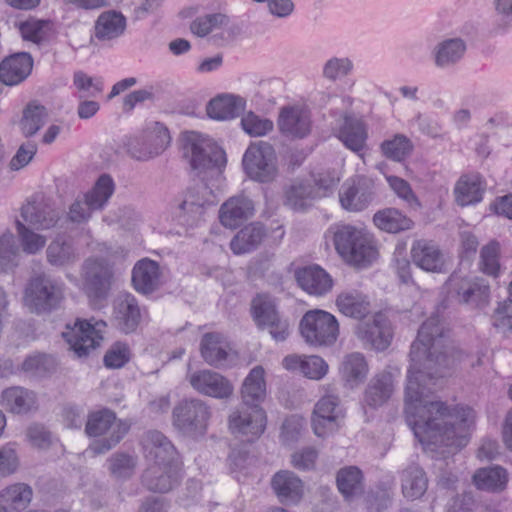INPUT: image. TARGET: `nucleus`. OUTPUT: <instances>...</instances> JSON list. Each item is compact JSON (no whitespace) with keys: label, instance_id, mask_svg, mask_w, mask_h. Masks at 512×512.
Listing matches in <instances>:
<instances>
[{"label":"nucleus","instance_id":"obj_28","mask_svg":"<svg viewBox=\"0 0 512 512\" xmlns=\"http://www.w3.org/2000/svg\"><path fill=\"white\" fill-rule=\"evenodd\" d=\"M335 303L340 313L354 319H363L371 311L369 297L361 290L355 288L345 289L340 292L336 297Z\"/></svg>","mask_w":512,"mask_h":512},{"label":"nucleus","instance_id":"obj_11","mask_svg":"<svg viewBox=\"0 0 512 512\" xmlns=\"http://www.w3.org/2000/svg\"><path fill=\"white\" fill-rule=\"evenodd\" d=\"M449 291L458 303L474 309H484L490 303L489 283L481 277H462L453 273L447 282Z\"/></svg>","mask_w":512,"mask_h":512},{"label":"nucleus","instance_id":"obj_6","mask_svg":"<svg viewBox=\"0 0 512 512\" xmlns=\"http://www.w3.org/2000/svg\"><path fill=\"white\" fill-rule=\"evenodd\" d=\"M182 142L184 155L189 158L194 170H210L219 174L225 167V152L209 137L190 131L183 133Z\"/></svg>","mask_w":512,"mask_h":512},{"label":"nucleus","instance_id":"obj_44","mask_svg":"<svg viewBox=\"0 0 512 512\" xmlns=\"http://www.w3.org/2000/svg\"><path fill=\"white\" fill-rule=\"evenodd\" d=\"M402 493L406 498L418 499L427 490L428 480L425 472L419 466H409L401 475Z\"/></svg>","mask_w":512,"mask_h":512},{"label":"nucleus","instance_id":"obj_30","mask_svg":"<svg viewBox=\"0 0 512 512\" xmlns=\"http://www.w3.org/2000/svg\"><path fill=\"white\" fill-rule=\"evenodd\" d=\"M33 68V59L29 53H16L0 64V80L6 85H16L26 79Z\"/></svg>","mask_w":512,"mask_h":512},{"label":"nucleus","instance_id":"obj_59","mask_svg":"<svg viewBox=\"0 0 512 512\" xmlns=\"http://www.w3.org/2000/svg\"><path fill=\"white\" fill-rule=\"evenodd\" d=\"M19 29L24 40L39 44L48 38L51 24L49 21L29 19L21 23Z\"/></svg>","mask_w":512,"mask_h":512},{"label":"nucleus","instance_id":"obj_26","mask_svg":"<svg viewBox=\"0 0 512 512\" xmlns=\"http://www.w3.org/2000/svg\"><path fill=\"white\" fill-rule=\"evenodd\" d=\"M212 203V190L204 183H199L187 190L179 209L182 216L187 217V221L194 222L201 218L205 206Z\"/></svg>","mask_w":512,"mask_h":512},{"label":"nucleus","instance_id":"obj_36","mask_svg":"<svg viewBox=\"0 0 512 512\" xmlns=\"http://www.w3.org/2000/svg\"><path fill=\"white\" fill-rule=\"evenodd\" d=\"M1 403L14 414H26L37 408V396L29 389L14 386L2 392Z\"/></svg>","mask_w":512,"mask_h":512},{"label":"nucleus","instance_id":"obj_63","mask_svg":"<svg viewBox=\"0 0 512 512\" xmlns=\"http://www.w3.org/2000/svg\"><path fill=\"white\" fill-rule=\"evenodd\" d=\"M340 174L335 169L324 170L314 175V183L316 189L314 193L316 197L326 196L331 192L339 183Z\"/></svg>","mask_w":512,"mask_h":512},{"label":"nucleus","instance_id":"obj_19","mask_svg":"<svg viewBox=\"0 0 512 512\" xmlns=\"http://www.w3.org/2000/svg\"><path fill=\"white\" fill-rule=\"evenodd\" d=\"M187 379L195 391L205 396L227 399L234 391L232 383L213 370L203 369L189 373Z\"/></svg>","mask_w":512,"mask_h":512},{"label":"nucleus","instance_id":"obj_17","mask_svg":"<svg viewBox=\"0 0 512 512\" xmlns=\"http://www.w3.org/2000/svg\"><path fill=\"white\" fill-rule=\"evenodd\" d=\"M372 178L357 175L343 183L339 191V202L347 211L358 212L369 206L375 196Z\"/></svg>","mask_w":512,"mask_h":512},{"label":"nucleus","instance_id":"obj_13","mask_svg":"<svg viewBox=\"0 0 512 512\" xmlns=\"http://www.w3.org/2000/svg\"><path fill=\"white\" fill-rule=\"evenodd\" d=\"M114 192L113 179L101 175L91 191L83 196V200H75L69 208L68 218L74 223H82L90 219L92 212L102 209Z\"/></svg>","mask_w":512,"mask_h":512},{"label":"nucleus","instance_id":"obj_20","mask_svg":"<svg viewBox=\"0 0 512 512\" xmlns=\"http://www.w3.org/2000/svg\"><path fill=\"white\" fill-rule=\"evenodd\" d=\"M143 317L144 311L132 294L123 293L114 300L113 321L115 326L123 333L135 332Z\"/></svg>","mask_w":512,"mask_h":512},{"label":"nucleus","instance_id":"obj_3","mask_svg":"<svg viewBox=\"0 0 512 512\" xmlns=\"http://www.w3.org/2000/svg\"><path fill=\"white\" fill-rule=\"evenodd\" d=\"M148 467L142 474V484L152 492L167 493L183 478V463L177 450H147Z\"/></svg>","mask_w":512,"mask_h":512},{"label":"nucleus","instance_id":"obj_39","mask_svg":"<svg viewBox=\"0 0 512 512\" xmlns=\"http://www.w3.org/2000/svg\"><path fill=\"white\" fill-rule=\"evenodd\" d=\"M466 42L459 37L439 42L434 50V63L439 68H447L457 64L465 55Z\"/></svg>","mask_w":512,"mask_h":512},{"label":"nucleus","instance_id":"obj_58","mask_svg":"<svg viewBox=\"0 0 512 512\" xmlns=\"http://www.w3.org/2000/svg\"><path fill=\"white\" fill-rule=\"evenodd\" d=\"M387 182L394 193L407 204L410 210H421L422 204L406 180L398 176H388Z\"/></svg>","mask_w":512,"mask_h":512},{"label":"nucleus","instance_id":"obj_55","mask_svg":"<svg viewBox=\"0 0 512 512\" xmlns=\"http://www.w3.org/2000/svg\"><path fill=\"white\" fill-rule=\"evenodd\" d=\"M46 108L42 105L30 104L24 110L21 120V129L26 137L34 135L45 124L47 119Z\"/></svg>","mask_w":512,"mask_h":512},{"label":"nucleus","instance_id":"obj_41","mask_svg":"<svg viewBox=\"0 0 512 512\" xmlns=\"http://www.w3.org/2000/svg\"><path fill=\"white\" fill-rule=\"evenodd\" d=\"M473 483L479 490L499 493L507 486L508 473L498 465L483 467L474 473Z\"/></svg>","mask_w":512,"mask_h":512},{"label":"nucleus","instance_id":"obj_2","mask_svg":"<svg viewBox=\"0 0 512 512\" xmlns=\"http://www.w3.org/2000/svg\"><path fill=\"white\" fill-rule=\"evenodd\" d=\"M241 406L229 416V429L237 437H245L246 442L258 439L266 428V413L261 403L266 397L264 369L254 367L244 379L240 390Z\"/></svg>","mask_w":512,"mask_h":512},{"label":"nucleus","instance_id":"obj_29","mask_svg":"<svg viewBox=\"0 0 512 512\" xmlns=\"http://www.w3.org/2000/svg\"><path fill=\"white\" fill-rule=\"evenodd\" d=\"M23 220L35 229L45 230L54 227L59 219V212L42 201H29L21 208Z\"/></svg>","mask_w":512,"mask_h":512},{"label":"nucleus","instance_id":"obj_16","mask_svg":"<svg viewBox=\"0 0 512 512\" xmlns=\"http://www.w3.org/2000/svg\"><path fill=\"white\" fill-rule=\"evenodd\" d=\"M129 429L130 425L126 421L117 420L115 412L108 408L89 413L85 425V432L90 437L109 433L108 446L118 444Z\"/></svg>","mask_w":512,"mask_h":512},{"label":"nucleus","instance_id":"obj_23","mask_svg":"<svg viewBox=\"0 0 512 512\" xmlns=\"http://www.w3.org/2000/svg\"><path fill=\"white\" fill-rule=\"evenodd\" d=\"M395 391L393 374L383 370L376 373L368 382L363 402L366 406L376 409L385 405L392 397Z\"/></svg>","mask_w":512,"mask_h":512},{"label":"nucleus","instance_id":"obj_46","mask_svg":"<svg viewBox=\"0 0 512 512\" xmlns=\"http://www.w3.org/2000/svg\"><path fill=\"white\" fill-rule=\"evenodd\" d=\"M21 260V250L15 235L6 230L0 234V270L10 272L17 268Z\"/></svg>","mask_w":512,"mask_h":512},{"label":"nucleus","instance_id":"obj_43","mask_svg":"<svg viewBox=\"0 0 512 512\" xmlns=\"http://www.w3.org/2000/svg\"><path fill=\"white\" fill-rule=\"evenodd\" d=\"M126 27L125 17L115 11L103 12L95 24V37L101 41L115 39L123 34Z\"/></svg>","mask_w":512,"mask_h":512},{"label":"nucleus","instance_id":"obj_52","mask_svg":"<svg viewBox=\"0 0 512 512\" xmlns=\"http://www.w3.org/2000/svg\"><path fill=\"white\" fill-rule=\"evenodd\" d=\"M16 231L20 241V250L24 253L36 255L45 247L46 237L34 232L19 220L16 221Z\"/></svg>","mask_w":512,"mask_h":512},{"label":"nucleus","instance_id":"obj_37","mask_svg":"<svg viewBox=\"0 0 512 512\" xmlns=\"http://www.w3.org/2000/svg\"><path fill=\"white\" fill-rule=\"evenodd\" d=\"M231 347L219 333H206L201 340V355L211 366L220 367L227 360Z\"/></svg>","mask_w":512,"mask_h":512},{"label":"nucleus","instance_id":"obj_56","mask_svg":"<svg viewBox=\"0 0 512 512\" xmlns=\"http://www.w3.org/2000/svg\"><path fill=\"white\" fill-rule=\"evenodd\" d=\"M499 256L500 243L491 240L481 248L479 269L489 276L496 277L500 269Z\"/></svg>","mask_w":512,"mask_h":512},{"label":"nucleus","instance_id":"obj_32","mask_svg":"<svg viewBox=\"0 0 512 512\" xmlns=\"http://www.w3.org/2000/svg\"><path fill=\"white\" fill-rule=\"evenodd\" d=\"M271 486L281 503H297L302 498L303 482L291 471H278L271 479Z\"/></svg>","mask_w":512,"mask_h":512},{"label":"nucleus","instance_id":"obj_18","mask_svg":"<svg viewBox=\"0 0 512 512\" xmlns=\"http://www.w3.org/2000/svg\"><path fill=\"white\" fill-rule=\"evenodd\" d=\"M356 336L364 347L384 351L391 344L393 330L388 318L382 313H376L371 319L357 325Z\"/></svg>","mask_w":512,"mask_h":512},{"label":"nucleus","instance_id":"obj_27","mask_svg":"<svg viewBox=\"0 0 512 512\" xmlns=\"http://www.w3.org/2000/svg\"><path fill=\"white\" fill-rule=\"evenodd\" d=\"M132 283L135 290L148 295L161 285V271L157 262L150 259L138 261L132 270Z\"/></svg>","mask_w":512,"mask_h":512},{"label":"nucleus","instance_id":"obj_38","mask_svg":"<svg viewBox=\"0 0 512 512\" xmlns=\"http://www.w3.org/2000/svg\"><path fill=\"white\" fill-rule=\"evenodd\" d=\"M266 236L260 223H251L239 230L230 242V248L236 255L249 253L257 249Z\"/></svg>","mask_w":512,"mask_h":512},{"label":"nucleus","instance_id":"obj_4","mask_svg":"<svg viewBox=\"0 0 512 512\" xmlns=\"http://www.w3.org/2000/svg\"><path fill=\"white\" fill-rule=\"evenodd\" d=\"M333 242L338 254L350 265L366 267L377 258V250L371 239L354 226H337Z\"/></svg>","mask_w":512,"mask_h":512},{"label":"nucleus","instance_id":"obj_14","mask_svg":"<svg viewBox=\"0 0 512 512\" xmlns=\"http://www.w3.org/2000/svg\"><path fill=\"white\" fill-rule=\"evenodd\" d=\"M168 129L156 122L140 135L130 138L127 143L129 154L140 161H146L160 155L169 145Z\"/></svg>","mask_w":512,"mask_h":512},{"label":"nucleus","instance_id":"obj_54","mask_svg":"<svg viewBox=\"0 0 512 512\" xmlns=\"http://www.w3.org/2000/svg\"><path fill=\"white\" fill-rule=\"evenodd\" d=\"M286 205L293 210H303L308 205V201L316 197L314 188L310 184L297 182L292 184L286 190Z\"/></svg>","mask_w":512,"mask_h":512},{"label":"nucleus","instance_id":"obj_45","mask_svg":"<svg viewBox=\"0 0 512 512\" xmlns=\"http://www.w3.org/2000/svg\"><path fill=\"white\" fill-rule=\"evenodd\" d=\"M366 130L361 120L351 116L344 117V124L339 130L338 138L352 151H360L365 144Z\"/></svg>","mask_w":512,"mask_h":512},{"label":"nucleus","instance_id":"obj_10","mask_svg":"<svg viewBox=\"0 0 512 512\" xmlns=\"http://www.w3.org/2000/svg\"><path fill=\"white\" fill-rule=\"evenodd\" d=\"M345 408L335 394L322 396L314 405L311 426L316 436L326 438L336 432L344 423Z\"/></svg>","mask_w":512,"mask_h":512},{"label":"nucleus","instance_id":"obj_49","mask_svg":"<svg viewBox=\"0 0 512 512\" xmlns=\"http://www.w3.org/2000/svg\"><path fill=\"white\" fill-rule=\"evenodd\" d=\"M340 371L346 382L357 385L366 378L368 364L361 353L354 352L344 357Z\"/></svg>","mask_w":512,"mask_h":512},{"label":"nucleus","instance_id":"obj_15","mask_svg":"<svg viewBox=\"0 0 512 512\" xmlns=\"http://www.w3.org/2000/svg\"><path fill=\"white\" fill-rule=\"evenodd\" d=\"M100 327H105V323L95 322L92 324L90 321L77 319L73 325H66L62 336L75 355L83 357L87 356L91 350L96 349L103 340Z\"/></svg>","mask_w":512,"mask_h":512},{"label":"nucleus","instance_id":"obj_22","mask_svg":"<svg viewBox=\"0 0 512 512\" xmlns=\"http://www.w3.org/2000/svg\"><path fill=\"white\" fill-rule=\"evenodd\" d=\"M295 278L298 285L313 296H323L333 288L330 274L316 264L298 268L295 271Z\"/></svg>","mask_w":512,"mask_h":512},{"label":"nucleus","instance_id":"obj_21","mask_svg":"<svg viewBox=\"0 0 512 512\" xmlns=\"http://www.w3.org/2000/svg\"><path fill=\"white\" fill-rule=\"evenodd\" d=\"M112 273L106 263L97 259H87L83 264L84 290L91 298H103L111 285Z\"/></svg>","mask_w":512,"mask_h":512},{"label":"nucleus","instance_id":"obj_40","mask_svg":"<svg viewBox=\"0 0 512 512\" xmlns=\"http://www.w3.org/2000/svg\"><path fill=\"white\" fill-rule=\"evenodd\" d=\"M47 262L54 267H66L78 260L72 240L64 235L54 238L46 249Z\"/></svg>","mask_w":512,"mask_h":512},{"label":"nucleus","instance_id":"obj_57","mask_svg":"<svg viewBox=\"0 0 512 512\" xmlns=\"http://www.w3.org/2000/svg\"><path fill=\"white\" fill-rule=\"evenodd\" d=\"M57 362L54 357L46 354H32L22 363L23 371L36 376H44L55 371Z\"/></svg>","mask_w":512,"mask_h":512},{"label":"nucleus","instance_id":"obj_8","mask_svg":"<svg viewBox=\"0 0 512 512\" xmlns=\"http://www.w3.org/2000/svg\"><path fill=\"white\" fill-rule=\"evenodd\" d=\"M210 414V408L204 401L185 399L173 409V425L184 436L196 438L205 433Z\"/></svg>","mask_w":512,"mask_h":512},{"label":"nucleus","instance_id":"obj_60","mask_svg":"<svg viewBox=\"0 0 512 512\" xmlns=\"http://www.w3.org/2000/svg\"><path fill=\"white\" fill-rule=\"evenodd\" d=\"M243 130L252 137H261L273 130L274 124L271 120L261 118L253 112H248L241 119Z\"/></svg>","mask_w":512,"mask_h":512},{"label":"nucleus","instance_id":"obj_5","mask_svg":"<svg viewBox=\"0 0 512 512\" xmlns=\"http://www.w3.org/2000/svg\"><path fill=\"white\" fill-rule=\"evenodd\" d=\"M63 299V285L46 273L30 277L23 293L24 306L35 314L50 313Z\"/></svg>","mask_w":512,"mask_h":512},{"label":"nucleus","instance_id":"obj_31","mask_svg":"<svg viewBox=\"0 0 512 512\" xmlns=\"http://www.w3.org/2000/svg\"><path fill=\"white\" fill-rule=\"evenodd\" d=\"M411 257L416 266L428 272H442L444 257L440 249L428 240H417L411 248Z\"/></svg>","mask_w":512,"mask_h":512},{"label":"nucleus","instance_id":"obj_1","mask_svg":"<svg viewBox=\"0 0 512 512\" xmlns=\"http://www.w3.org/2000/svg\"><path fill=\"white\" fill-rule=\"evenodd\" d=\"M464 357L449 338L438 315L429 317L418 330L410 350L405 389L406 422L421 445L465 447L469 443L475 412L468 406L448 407L432 401L426 381L444 374Z\"/></svg>","mask_w":512,"mask_h":512},{"label":"nucleus","instance_id":"obj_33","mask_svg":"<svg viewBox=\"0 0 512 512\" xmlns=\"http://www.w3.org/2000/svg\"><path fill=\"white\" fill-rule=\"evenodd\" d=\"M282 365L286 370L299 371L305 377L319 380L328 372V364L319 356H302L291 354L286 356Z\"/></svg>","mask_w":512,"mask_h":512},{"label":"nucleus","instance_id":"obj_62","mask_svg":"<svg viewBox=\"0 0 512 512\" xmlns=\"http://www.w3.org/2000/svg\"><path fill=\"white\" fill-rule=\"evenodd\" d=\"M491 320L493 327L500 333L512 334V304L508 301L498 303Z\"/></svg>","mask_w":512,"mask_h":512},{"label":"nucleus","instance_id":"obj_61","mask_svg":"<svg viewBox=\"0 0 512 512\" xmlns=\"http://www.w3.org/2000/svg\"><path fill=\"white\" fill-rule=\"evenodd\" d=\"M25 436L31 446L44 448L58 444L57 438L45 426L38 423L28 426Z\"/></svg>","mask_w":512,"mask_h":512},{"label":"nucleus","instance_id":"obj_47","mask_svg":"<svg viewBox=\"0 0 512 512\" xmlns=\"http://www.w3.org/2000/svg\"><path fill=\"white\" fill-rule=\"evenodd\" d=\"M362 480V472L356 466H348L340 469L336 477L337 487L346 499L362 493Z\"/></svg>","mask_w":512,"mask_h":512},{"label":"nucleus","instance_id":"obj_24","mask_svg":"<svg viewBox=\"0 0 512 512\" xmlns=\"http://www.w3.org/2000/svg\"><path fill=\"white\" fill-rule=\"evenodd\" d=\"M254 204L251 199L243 194L227 199L219 209L220 223L230 229L237 228L242 222L252 217Z\"/></svg>","mask_w":512,"mask_h":512},{"label":"nucleus","instance_id":"obj_12","mask_svg":"<svg viewBox=\"0 0 512 512\" xmlns=\"http://www.w3.org/2000/svg\"><path fill=\"white\" fill-rule=\"evenodd\" d=\"M251 312L257 327L267 330L277 342L285 341L290 334V324L283 318L272 298L267 295H257L251 304Z\"/></svg>","mask_w":512,"mask_h":512},{"label":"nucleus","instance_id":"obj_34","mask_svg":"<svg viewBox=\"0 0 512 512\" xmlns=\"http://www.w3.org/2000/svg\"><path fill=\"white\" fill-rule=\"evenodd\" d=\"M32 488L25 483H14L0 490V512H21L30 504Z\"/></svg>","mask_w":512,"mask_h":512},{"label":"nucleus","instance_id":"obj_64","mask_svg":"<svg viewBox=\"0 0 512 512\" xmlns=\"http://www.w3.org/2000/svg\"><path fill=\"white\" fill-rule=\"evenodd\" d=\"M305 427V419L298 415H292L285 419L281 427V438L285 443L297 440Z\"/></svg>","mask_w":512,"mask_h":512},{"label":"nucleus","instance_id":"obj_53","mask_svg":"<svg viewBox=\"0 0 512 512\" xmlns=\"http://www.w3.org/2000/svg\"><path fill=\"white\" fill-rule=\"evenodd\" d=\"M413 150L411 140L403 134H397L392 139L385 140L381 144L383 155L393 161H403Z\"/></svg>","mask_w":512,"mask_h":512},{"label":"nucleus","instance_id":"obj_25","mask_svg":"<svg viewBox=\"0 0 512 512\" xmlns=\"http://www.w3.org/2000/svg\"><path fill=\"white\" fill-rule=\"evenodd\" d=\"M278 126L282 133L303 138L309 134L311 121L309 112L299 106H288L281 109Z\"/></svg>","mask_w":512,"mask_h":512},{"label":"nucleus","instance_id":"obj_9","mask_svg":"<svg viewBox=\"0 0 512 512\" xmlns=\"http://www.w3.org/2000/svg\"><path fill=\"white\" fill-rule=\"evenodd\" d=\"M300 332L309 345L328 346L337 340L339 325L332 314L323 310H311L302 317Z\"/></svg>","mask_w":512,"mask_h":512},{"label":"nucleus","instance_id":"obj_42","mask_svg":"<svg viewBox=\"0 0 512 512\" xmlns=\"http://www.w3.org/2000/svg\"><path fill=\"white\" fill-rule=\"evenodd\" d=\"M373 221L379 229L389 233L410 230L414 226L412 219L396 208H385L378 211L374 214Z\"/></svg>","mask_w":512,"mask_h":512},{"label":"nucleus","instance_id":"obj_7","mask_svg":"<svg viewBox=\"0 0 512 512\" xmlns=\"http://www.w3.org/2000/svg\"><path fill=\"white\" fill-rule=\"evenodd\" d=\"M242 165L247 176L256 182L269 183L278 176V159L274 147L265 141L251 143L246 149Z\"/></svg>","mask_w":512,"mask_h":512},{"label":"nucleus","instance_id":"obj_48","mask_svg":"<svg viewBox=\"0 0 512 512\" xmlns=\"http://www.w3.org/2000/svg\"><path fill=\"white\" fill-rule=\"evenodd\" d=\"M456 201L461 206L479 202L482 199L483 187L478 176H463L455 186Z\"/></svg>","mask_w":512,"mask_h":512},{"label":"nucleus","instance_id":"obj_35","mask_svg":"<svg viewBox=\"0 0 512 512\" xmlns=\"http://www.w3.org/2000/svg\"><path fill=\"white\" fill-rule=\"evenodd\" d=\"M244 98L232 94H223L210 100L206 111L210 118L229 120L239 116L245 109Z\"/></svg>","mask_w":512,"mask_h":512},{"label":"nucleus","instance_id":"obj_50","mask_svg":"<svg viewBox=\"0 0 512 512\" xmlns=\"http://www.w3.org/2000/svg\"><path fill=\"white\" fill-rule=\"evenodd\" d=\"M137 457L127 451H118L107 460L110 474L117 480L132 477L137 467Z\"/></svg>","mask_w":512,"mask_h":512},{"label":"nucleus","instance_id":"obj_51","mask_svg":"<svg viewBox=\"0 0 512 512\" xmlns=\"http://www.w3.org/2000/svg\"><path fill=\"white\" fill-rule=\"evenodd\" d=\"M229 24V18L223 13H211L197 17L190 25L193 34L205 37L217 32Z\"/></svg>","mask_w":512,"mask_h":512}]
</instances>
